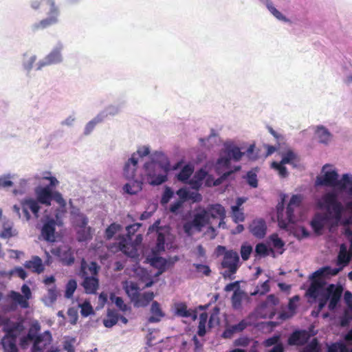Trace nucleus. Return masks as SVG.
I'll use <instances>...</instances> for the list:
<instances>
[{
    "label": "nucleus",
    "mask_w": 352,
    "mask_h": 352,
    "mask_svg": "<svg viewBox=\"0 0 352 352\" xmlns=\"http://www.w3.org/2000/svg\"><path fill=\"white\" fill-rule=\"evenodd\" d=\"M318 206L320 209H325L327 213H316L311 221V226L317 234H321L322 230L331 218L335 220L336 224L344 220H342L344 208L341 202L338 200L337 195L334 192H327L322 195L318 202Z\"/></svg>",
    "instance_id": "1"
},
{
    "label": "nucleus",
    "mask_w": 352,
    "mask_h": 352,
    "mask_svg": "<svg viewBox=\"0 0 352 352\" xmlns=\"http://www.w3.org/2000/svg\"><path fill=\"white\" fill-rule=\"evenodd\" d=\"M217 250L219 252L222 250L224 252L221 263V267L225 269L221 272L222 276L225 279H234V274L238 271L241 265L238 252L233 250H226V247L221 245H218Z\"/></svg>",
    "instance_id": "2"
},
{
    "label": "nucleus",
    "mask_w": 352,
    "mask_h": 352,
    "mask_svg": "<svg viewBox=\"0 0 352 352\" xmlns=\"http://www.w3.org/2000/svg\"><path fill=\"white\" fill-rule=\"evenodd\" d=\"M343 290V287L340 284H329L322 294V296L318 299V311H320L328 301L329 309L333 311L340 301Z\"/></svg>",
    "instance_id": "3"
},
{
    "label": "nucleus",
    "mask_w": 352,
    "mask_h": 352,
    "mask_svg": "<svg viewBox=\"0 0 352 352\" xmlns=\"http://www.w3.org/2000/svg\"><path fill=\"white\" fill-rule=\"evenodd\" d=\"M144 167L150 184L158 186L167 180V173L169 170L168 163L164 165L152 161L145 163Z\"/></svg>",
    "instance_id": "4"
},
{
    "label": "nucleus",
    "mask_w": 352,
    "mask_h": 352,
    "mask_svg": "<svg viewBox=\"0 0 352 352\" xmlns=\"http://www.w3.org/2000/svg\"><path fill=\"white\" fill-rule=\"evenodd\" d=\"M302 199L301 195H293L287 206L285 216L283 214V210L280 211L278 208L277 217L280 228L285 229L289 223H294L296 221L294 211L300 207Z\"/></svg>",
    "instance_id": "5"
},
{
    "label": "nucleus",
    "mask_w": 352,
    "mask_h": 352,
    "mask_svg": "<svg viewBox=\"0 0 352 352\" xmlns=\"http://www.w3.org/2000/svg\"><path fill=\"white\" fill-rule=\"evenodd\" d=\"M32 352H58L56 346L52 344V334L49 331H45L40 334L37 340L33 342Z\"/></svg>",
    "instance_id": "6"
},
{
    "label": "nucleus",
    "mask_w": 352,
    "mask_h": 352,
    "mask_svg": "<svg viewBox=\"0 0 352 352\" xmlns=\"http://www.w3.org/2000/svg\"><path fill=\"white\" fill-rule=\"evenodd\" d=\"M46 3L50 6V16L41 20L32 25L34 31H38L51 26L58 21V9L55 5L54 0H46Z\"/></svg>",
    "instance_id": "7"
},
{
    "label": "nucleus",
    "mask_w": 352,
    "mask_h": 352,
    "mask_svg": "<svg viewBox=\"0 0 352 352\" xmlns=\"http://www.w3.org/2000/svg\"><path fill=\"white\" fill-rule=\"evenodd\" d=\"M39 202L33 198H25L21 201V205L23 212V217L29 221L31 218L29 210L32 211L36 218L38 217L40 210Z\"/></svg>",
    "instance_id": "8"
},
{
    "label": "nucleus",
    "mask_w": 352,
    "mask_h": 352,
    "mask_svg": "<svg viewBox=\"0 0 352 352\" xmlns=\"http://www.w3.org/2000/svg\"><path fill=\"white\" fill-rule=\"evenodd\" d=\"M311 336L309 331L305 329L295 330L289 336L287 344L289 346H304L307 343Z\"/></svg>",
    "instance_id": "9"
},
{
    "label": "nucleus",
    "mask_w": 352,
    "mask_h": 352,
    "mask_svg": "<svg viewBox=\"0 0 352 352\" xmlns=\"http://www.w3.org/2000/svg\"><path fill=\"white\" fill-rule=\"evenodd\" d=\"M52 254L58 256L61 263L65 265L74 264L75 258L71 248L67 246L59 247L52 251Z\"/></svg>",
    "instance_id": "10"
},
{
    "label": "nucleus",
    "mask_w": 352,
    "mask_h": 352,
    "mask_svg": "<svg viewBox=\"0 0 352 352\" xmlns=\"http://www.w3.org/2000/svg\"><path fill=\"white\" fill-rule=\"evenodd\" d=\"M338 175L336 170L326 172L323 176L317 178V184L325 186H338L340 187L342 182L338 179Z\"/></svg>",
    "instance_id": "11"
},
{
    "label": "nucleus",
    "mask_w": 352,
    "mask_h": 352,
    "mask_svg": "<svg viewBox=\"0 0 352 352\" xmlns=\"http://www.w3.org/2000/svg\"><path fill=\"white\" fill-rule=\"evenodd\" d=\"M23 329L22 322H10L8 320L3 322V331L6 333L5 336L16 339Z\"/></svg>",
    "instance_id": "12"
},
{
    "label": "nucleus",
    "mask_w": 352,
    "mask_h": 352,
    "mask_svg": "<svg viewBox=\"0 0 352 352\" xmlns=\"http://www.w3.org/2000/svg\"><path fill=\"white\" fill-rule=\"evenodd\" d=\"M100 267L95 261H91L89 264L83 258L80 262V269L79 272L80 276H98Z\"/></svg>",
    "instance_id": "13"
},
{
    "label": "nucleus",
    "mask_w": 352,
    "mask_h": 352,
    "mask_svg": "<svg viewBox=\"0 0 352 352\" xmlns=\"http://www.w3.org/2000/svg\"><path fill=\"white\" fill-rule=\"evenodd\" d=\"M56 222L54 219H48L41 228V235L43 239L50 242L55 241V231Z\"/></svg>",
    "instance_id": "14"
},
{
    "label": "nucleus",
    "mask_w": 352,
    "mask_h": 352,
    "mask_svg": "<svg viewBox=\"0 0 352 352\" xmlns=\"http://www.w3.org/2000/svg\"><path fill=\"white\" fill-rule=\"evenodd\" d=\"M311 284L306 292L307 296L309 298L317 299L322 296L324 293L323 287L324 282L322 280L311 279Z\"/></svg>",
    "instance_id": "15"
},
{
    "label": "nucleus",
    "mask_w": 352,
    "mask_h": 352,
    "mask_svg": "<svg viewBox=\"0 0 352 352\" xmlns=\"http://www.w3.org/2000/svg\"><path fill=\"white\" fill-rule=\"evenodd\" d=\"M83 281L82 286L88 294H94L99 288V279L98 276H80Z\"/></svg>",
    "instance_id": "16"
},
{
    "label": "nucleus",
    "mask_w": 352,
    "mask_h": 352,
    "mask_svg": "<svg viewBox=\"0 0 352 352\" xmlns=\"http://www.w3.org/2000/svg\"><path fill=\"white\" fill-rule=\"evenodd\" d=\"M36 200L45 206H50L52 200V191L50 186L37 187L35 189Z\"/></svg>",
    "instance_id": "17"
},
{
    "label": "nucleus",
    "mask_w": 352,
    "mask_h": 352,
    "mask_svg": "<svg viewBox=\"0 0 352 352\" xmlns=\"http://www.w3.org/2000/svg\"><path fill=\"white\" fill-rule=\"evenodd\" d=\"M208 218L210 217L212 219H219L220 221L219 223V226H221V224L223 222V220L226 217V210L223 206L221 204H212L208 207L207 210Z\"/></svg>",
    "instance_id": "18"
},
{
    "label": "nucleus",
    "mask_w": 352,
    "mask_h": 352,
    "mask_svg": "<svg viewBox=\"0 0 352 352\" xmlns=\"http://www.w3.org/2000/svg\"><path fill=\"white\" fill-rule=\"evenodd\" d=\"M243 301L249 302L250 301V297L246 292L238 288L234 292L231 298L232 307L236 310L241 309L242 308Z\"/></svg>",
    "instance_id": "19"
},
{
    "label": "nucleus",
    "mask_w": 352,
    "mask_h": 352,
    "mask_svg": "<svg viewBox=\"0 0 352 352\" xmlns=\"http://www.w3.org/2000/svg\"><path fill=\"white\" fill-rule=\"evenodd\" d=\"M267 226L265 221L262 219H256L250 226L251 233L256 237L262 239L266 234Z\"/></svg>",
    "instance_id": "20"
},
{
    "label": "nucleus",
    "mask_w": 352,
    "mask_h": 352,
    "mask_svg": "<svg viewBox=\"0 0 352 352\" xmlns=\"http://www.w3.org/2000/svg\"><path fill=\"white\" fill-rule=\"evenodd\" d=\"M151 265L158 270L156 275L159 276L173 265V262L168 261L160 256H155L150 258Z\"/></svg>",
    "instance_id": "21"
},
{
    "label": "nucleus",
    "mask_w": 352,
    "mask_h": 352,
    "mask_svg": "<svg viewBox=\"0 0 352 352\" xmlns=\"http://www.w3.org/2000/svg\"><path fill=\"white\" fill-rule=\"evenodd\" d=\"M61 60L60 48H56L46 56L44 60L38 63L37 69H41L43 67L47 65L58 63Z\"/></svg>",
    "instance_id": "22"
},
{
    "label": "nucleus",
    "mask_w": 352,
    "mask_h": 352,
    "mask_svg": "<svg viewBox=\"0 0 352 352\" xmlns=\"http://www.w3.org/2000/svg\"><path fill=\"white\" fill-rule=\"evenodd\" d=\"M138 167V159L135 158V153L126 162L124 167V175L129 180H133Z\"/></svg>",
    "instance_id": "23"
},
{
    "label": "nucleus",
    "mask_w": 352,
    "mask_h": 352,
    "mask_svg": "<svg viewBox=\"0 0 352 352\" xmlns=\"http://www.w3.org/2000/svg\"><path fill=\"white\" fill-rule=\"evenodd\" d=\"M24 267L34 273L41 274L44 272L45 267L42 259L38 256H32L31 259L26 261Z\"/></svg>",
    "instance_id": "24"
},
{
    "label": "nucleus",
    "mask_w": 352,
    "mask_h": 352,
    "mask_svg": "<svg viewBox=\"0 0 352 352\" xmlns=\"http://www.w3.org/2000/svg\"><path fill=\"white\" fill-rule=\"evenodd\" d=\"M191 221L195 228L200 232L205 226L209 223L208 212L206 210H203L201 212L195 214Z\"/></svg>",
    "instance_id": "25"
},
{
    "label": "nucleus",
    "mask_w": 352,
    "mask_h": 352,
    "mask_svg": "<svg viewBox=\"0 0 352 352\" xmlns=\"http://www.w3.org/2000/svg\"><path fill=\"white\" fill-rule=\"evenodd\" d=\"M249 325V322L246 320H242L238 324L227 327L223 333V337L224 338H230L234 333L243 331Z\"/></svg>",
    "instance_id": "26"
},
{
    "label": "nucleus",
    "mask_w": 352,
    "mask_h": 352,
    "mask_svg": "<svg viewBox=\"0 0 352 352\" xmlns=\"http://www.w3.org/2000/svg\"><path fill=\"white\" fill-rule=\"evenodd\" d=\"M118 248L124 254L131 258L135 257L137 254L135 248L124 237H122L118 242Z\"/></svg>",
    "instance_id": "27"
},
{
    "label": "nucleus",
    "mask_w": 352,
    "mask_h": 352,
    "mask_svg": "<svg viewBox=\"0 0 352 352\" xmlns=\"http://www.w3.org/2000/svg\"><path fill=\"white\" fill-rule=\"evenodd\" d=\"M351 251L349 250V252L347 251L346 245L344 243L341 244L338 255L337 265H342V267L347 265L351 259Z\"/></svg>",
    "instance_id": "28"
},
{
    "label": "nucleus",
    "mask_w": 352,
    "mask_h": 352,
    "mask_svg": "<svg viewBox=\"0 0 352 352\" xmlns=\"http://www.w3.org/2000/svg\"><path fill=\"white\" fill-rule=\"evenodd\" d=\"M175 314L183 318L191 317L194 320L197 318L196 311L188 309L187 305L184 302L175 304Z\"/></svg>",
    "instance_id": "29"
},
{
    "label": "nucleus",
    "mask_w": 352,
    "mask_h": 352,
    "mask_svg": "<svg viewBox=\"0 0 352 352\" xmlns=\"http://www.w3.org/2000/svg\"><path fill=\"white\" fill-rule=\"evenodd\" d=\"M151 316L148 318V322L151 323L158 322L164 316V313L160 307V305L157 301H153L151 307Z\"/></svg>",
    "instance_id": "30"
},
{
    "label": "nucleus",
    "mask_w": 352,
    "mask_h": 352,
    "mask_svg": "<svg viewBox=\"0 0 352 352\" xmlns=\"http://www.w3.org/2000/svg\"><path fill=\"white\" fill-rule=\"evenodd\" d=\"M340 188L344 190L349 196L352 197V177H349L347 174L342 176V182ZM346 208L352 210V201L346 204Z\"/></svg>",
    "instance_id": "31"
},
{
    "label": "nucleus",
    "mask_w": 352,
    "mask_h": 352,
    "mask_svg": "<svg viewBox=\"0 0 352 352\" xmlns=\"http://www.w3.org/2000/svg\"><path fill=\"white\" fill-rule=\"evenodd\" d=\"M154 298V294L152 292H146L142 294H139L138 296L133 302L135 307H144L147 306L150 302L153 300Z\"/></svg>",
    "instance_id": "32"
},
{
    "label": "nucleus",
    "mask_w": 352,
    "mask_h": 352,
    "mask_svg": "<svg viewBox=\"0 0 352 352\" xmlns=\"http://www.w3.org/2000/svg\"><path fill=\"white\" fill-rule=\"evenodd\" d=\"M41 329V326L38 322H36L31 324L28 333L26 336L22 339V342L27 341H32L33 342L37 340V338L40 334H38Z\"/></svg>",
    "instance_id": "33"
},
{
    "label": "nucleus",
    "mask_w": 352,
    "mask_h": 352,
    "mask_svg": "<svg viewBox=\"0 0 352 352\" xmlns=\"http://www.w3.org/2000/svg\"><path fill=\"white\" fill-rule=\"evenodd\" d=\"M343 234L350 243V251L352 254V217L345 219L342 222Z\"/></svg>",
    "instance_id": "34"
},
{
    "label": "nucleus",
    "mask_w": 352,
    "mask_h": 352,
    "mask_svg": "<svg viewBox=\"0 0 352 352\" xmlns=\"http://www.w3.org/2000/svg\"><path fill=\"white\" fill-rule=\"evenodd\" d=\"M224 153L227 154L230 159L236 162L239 161L245 154V153L241 151L238 146L232 145L227 146Z\"/></svg>",
    "instance_id": "35"
},
{
    "label": "nucleus",
    "mask_w": 352,
    "mask_h": 352,
    "mask_svg": "<svg viewBox=\"0 0 352 352\" xmlns=\"http://www.w3.org/2000/svg\"><path fill=\"white\" fill-rule=\"evenodd\" d=\"M124 288L128 296L131 298V301L133 302L140 294V289L137 283L133 282H126L124 285Z\"/></svg>",
    "instance_id": "36"
},
{
    "label": "nucleus",
    "mask_w": 352,
    "mask_h": 352,
    "mask_svg": "<svg viewBox=\"0 0 352 352\" xmlns=\"http://www.w3.org/2000/svg\"><path fill=\"white\" fill-rule=\"evenodd\" d=\"M16 341V339L4 336L1 340L3 350L6 352H18Z\"/></svg>",
    "instance_id": "37"
},
{
    "label": "nucleus",
    "mask_w": 352,
    "mask_h": 352,
    "mask_svg": "<svg viewBox=\"0 0 352 352\" xmlns=\"http://www.w3.org/2000/svg\"><path fill=\"white\" fill-rule=\"evenodd\" d=\"M316 134L319 139V142L322 144H328L331 139V134L328 131L327 129H326L323 126H320L317 127V129L316 131Z\"/></svg>",
    "instance_id": "38"
},
{
    "label": "nucleus",
    "mask_w": 352,
    "mask_h": 352,
    "mask_svg": "<svg viewBox=\"0 0 352 352\" xmlns=\"http://www.w3.org/2000/svg\"><path fill=\"white\" fill-rule=\"evenodd\" d=\"M194 168L191 165L186 164L185 165L180 172L177 174V179L179 181H181L184 183H187L188 179L193 173Z\"/></svg>",
    "instance_id": "39"
},
{
    "label": "nucleus",
    "mask_w": 352,
    "mask_h": 352,
    "mask_svg": "<svg viewBox=\"0 0 352 352\" xmlns=\"http://www.w3.org/2000/svg\"><path fill=\"white\" fill-rule=\"evenodd\" d=\"M123 189L128 194L135 195L142 190V183L133 179L131 183L126 184Z\"/></svg>",
    "instance_id": "40"
},
{
    "label": "nucleus",
    "mask_w": 352,
    "mask_h": 352,
    "mask_svg": "<svg viewBox=\"0 0 352 352\" xmlns=\"http://www.w3.org/2000/svg\"><path fill=\"white\" fill-rule=\"evenodd\" d=\"M208 318V315L206 312L201 313L199 315L197 335L200 337L204 336L206 333V325Z\"/></svg>",
    "instance_id": "41"
},
{
    "label": "nucleus",
    "mask_w": 352,
    "mask_h": 352,
    "mask_svg": "<svg viewBox=\"0 0 352 352\" xmlns=\"http://www.w3.org/2000/svg\"><path fill=\"white\" fill-rule=\"evenodd\" d=\"M11 299L19 304L22 308H28L29 307V302L26 300L25 298L20 293L14 291H12L10 294Z\"/></svg>",
    "instance_id": "42"
},
{
    "label": "nucleus",
    "mask_w": 352,
    "mask_h": 352,
    "mask_svg": "<svg viewBox=\"0 0 352 352\" xmlns=\"http://www.w3.org/2000/svg\"><path fill=\"white\" fill-rule=\"evenodd\" d=\"M111 302L114 303L116 306L122 311L124 312L129 309V307L124 303L122 298L116 296L115 294L111 293L109 296Z\"/></svg>",
    "instance_id": "43"
},
{
    "label": "nucleus",
    "mask_w": 352,
    "mask_h": 352,
    "mask_svg": "<svg viewBox=\"0 0 352 352\" xmlns=\"http://www.w3.org/2000/svg\"><path fill=\"white\" fill-rule=\"evenodd\" d=\"M118 321V315L113 311H108L107 318L104 319L103 324L107 328L112 327L117 324Z\"/></svg>",
    "instance_id": "44"
},
{
    "label": "nucleus",
    "mask_w": 352,
    "mask_h": 352,
    "mask_svg": "<svg viewBox=\"0 0 352 352\" xmlns=\"http://www.w3.org/2000/svg\"><path fill=\"white\" fill-rule=\"evenodd\" d=\"M165 234L160 231L157 230V243L155 250H153L154 254L164 251L165 250Z\"/></svg>",
    "instance_id": "45"
},
{
    "label": "nucleus",
    "mask_w": 352,
    "mask_h": 352,
    "mask_svg": "<svg viewBox=\"0 0 352 352\" xmlns=\"http://www.w3.org/2000/svg\"><path fill=\"white\" fill-rule=\"evenodd\" d=\"M232 217L236 223L243 222L245 220V214L241 209H237V206H232Z\"/></svg>",
    "instance_id": "46"
},
{
    "label": "nucleus",
    "mask_w": 352,
    "mask_h": 352,
    "mask_svg": "<svg viewBox=\"0 0 352 352\" xmlns=\"http://www.w3.org/2000/svg\"><path fill=\"white\" fill-rule=\"evenodd\" d=\"M121 230V226L116 223H112L105 230V238L107 240L111 239L114 234Z\"/></svg>",
    "instance_id": "47"
},
{
    "label": "nucleus",
    "mask_w": 352,
    "mask_h": 352,
    "mask_svg": "<svg viewBox=\"0 0 352 352\" xmlns=\"http://www.w3.org/2000/svg\"><path fill=\"white\" fill-rule=\"evenodd\" d=\"M327 352H349V350L344 343L337 342L329 346Z\"/></svg>",
    "instance_id": "48"
},
{
    "label": "nucleus",
    "mask_w": 352,
    "mask_h": 352,
    "mask_svg": "<svg viewBox=\"0 0 352 352\" xmlns=\"http://www.w3.org/2000/svg\"><path fill=\"white\" fill-rule=\"evenodd\" d=\"M270 239L272 242L273 247L276 250H280L279 254H281L284 252L283 246L285 243L278 237L277 234H273L270 236Z\"/></svg>",
    "instance_id": "49"
},
{
    "label": "nucleus",
    "mask_w": 352,
    "mask_h": 352,
    "mask_svg": "<svg viewBox=\"0 0 352 352\" xmlns=\"http://www.w3.org/2000/svg\"><path fill=\"white\" fill-rule=\"evenodd\" d=\"M352 320V307H347L344 311L343 316L340 320V324L342 327L349 325V322Z\"/></svg>",
    "instance_id": "50"
},
{
    "label": "nucleus",
    "mask_w": 352,
    "mask_h": 352,
    "mask_svg": "<svg viewBox=\"0 0 352 352\" xmlns=\"http://www.w3.org/2000/svg\"><path fill=\"white\" fill-rule=\"evenodd\" d=\"M77 288V283L76 280H69L66 285V289L65 296L67 298H70L73 296L74 292Z\"/></svg>",
    "instance_id": "51"
},
{
    "label": "nucleus",
    "mask_w": 352,
    "mask_h": 352,
    "mask_svg": "<svg viewBox=\"0 0 352 352\" xmlns=\"http://www.w3.org/2000/svg\"><path fill=\"white\" fill-rule=\"evenodd\" d=\"M300 352H320V346L317 338H314Z\"/></svg>",
    "instance_id": "52"
},
{
    "label": "nucleus",
    "mask_w": 352,
    "mask_h": 352,
    "mask_svg": "<svg viewBox=\"0 0 352 352\" xmlns=\"http://www.w3.org/2000/svg\"><path fill=\"white\" fill-rule=\"evenodd\" d=\"M270 289L269 280H267L261 283V285H258L255 291L251 293V296H256L257 294L265 295Z\"/></svg>",
    "instance_id": "53"
},
{
    "label": "nucleus",
    "mask_w": 352,
    "mask_h": 352,
    "mask_svg": "<svg viewBox=\"0 0 352 352\" xmlns=\"http://www.w3.org/2000/svg\"><path fill=\"white\" fill-rule=\"evenodd\" d=\"M270 251L273 254L274 253L272 248L269 250L266 245L263 243H258L255 248L256 254L261 256H267Z\"/></svg>",
    "instance_id": "54"
},
{
    "label": "nucleus",
    "mask_w": 352,
    "mask_h": 352,
    "mask_svg": "<svg viewBox=\"0 0 352 352\" xmlns=\"http://www.w3.org/2000/svg\"><path fill=\"white\" fill-rule=\"evenodd\" d=\"M231 159L227 154L225 156L220 157L217 162V168L218 170L221 168H229L230 166Z\"/></svg>",
    "instance_id": "55"
},
{
    "label": "nucleus",
    "mask_w": 352,
    "mask_h": 352,
    "mask_svg": "<svg viewBox=\"0 0 352 352\" xmlns=\"http://www.w3.org/2000/svg\"><path fill=\"white\" fill-rule=\"evenodd\" d=\"M102 117L100 116H96L94 119L89 122L85 129V134L89 135L94 129L95 126L102 121Z\"/></svg>",
    "instance_id": "56"
},
{
    "label": "nucleus",
    "mask_w": 352,
    "mask_h": 352,
    "mask_svg": "<svg viewBox=\"0 0 352 352\" xmlns=\"http://www.w3.org/2000/svg\"><path fill=\"white\" fill-rule=\"evenodd\" d=\"M252 252V247L250 245L243 244L241 247V256L242 259L245 261L250 258V254Z\"/></svg>",
    "instance_id": "57"
},
{
    "label": "nucleus",
    "mask_w": 352,
    "mask_h": 352,
    "mask_svg": "<svg viewBox=\"0 0 352 352\" xmlns=\"http://www.w3.org/2000/svg\"><path fill=\"white\" fill-rule=\"evenodd\" d=\"M284 164L281 162H273L272 163V167L278 171V174L281 177H286L288 175V173Z\"/></svg>",
    "instance_id": "58"
},
{
    "label": "nucleus",
    "mask_w": 352,
    "mask_h": 352,
    "mask_svg": "<svg viewBox=\"0 0 352 352\" xmlns=\"http://www.w3.org/2000/svg\"><path fill=\"white\" fill-rule=\"evenodd\" d=\"M296 157V155L293 151H288L285 154H284L280 162L284 164H293Z\"/></svg>",
    "instance_id": "59"
},
{
    "label": "nucleus",
    "mask_w": 352,
    "mask_h": 352,
    "mask_svg": "<svg viewBox=\"0 0 352 352\" xmlns=\"http://www.w3.org/2000/svg\"><path fill=\"white\" fill-rule=\"evenodd\" d=\"M80 314L82 316L87 317L94 313L93 307L88 302H85L80 305Z\"/></svg>",
    "instance_id": "60"
},
{
    "label": "nucleus",
    "mask_w": 352,
    "mask_h": 352,
    "mask_svg": "<svg viewBox=\"0 0 352 352\" xmlns=\"http://www.w3.org/2000/svg\"><path fill=\"white\" fill-rule=\"evenodd\" d=\"M322 269L327 278L329 276H333L337 275L342 270V267L339 268H332L330 266H324L322 267Z\"/></svg>",
    "instance_id": "61"
},
{
    "label": "nucleus",
    "mask_w": 352,
    "mask_h": 352,
    "mask_svg": "<svg viewBox=\"0 0 352 352\" xmlns=\"http://www.w3.org/2000/svg\"><path fill=\"white\" fill-rule=\"evenodd\" d=\"M247 182L252 188L258 186V180L256 174L252 171H249L247 173Z\"/></svg>",
    "instance_id": "62"
},
{
    "label": "nucleus",
    "mask_w": 352,
    "mask_h": 352,
    "mask_svg": "<svg viewBox=\"0 0 352 352\" xmlns=\"http://www.w3.org/2000/svg\"><path fill=\"white\" fill-rule=\"evenodd\" d=\"M251 340H252L247 336H241L234 341V345L235 346L246 347L250 344Z\"/></svg>",
    "instance_id": "63"
},
{
    "label": "nucleus",
    "mask_w": 352,
    "mask_h": 352,
    "mask_svg": "<svg viewBox=\"0 0 352 352\" xmlns=\"http://www.w3.org/2000/svg\"><path fill=\"white\" fill-rule=\"evenodd\" d=\"M15 234L14 233V231L12 230V228L10 226H6V225L3 226V230L0 233V237L3 239H9L13 236H14Z\"/></svg>",
    "instance_id": "64"
}]
</instances>
